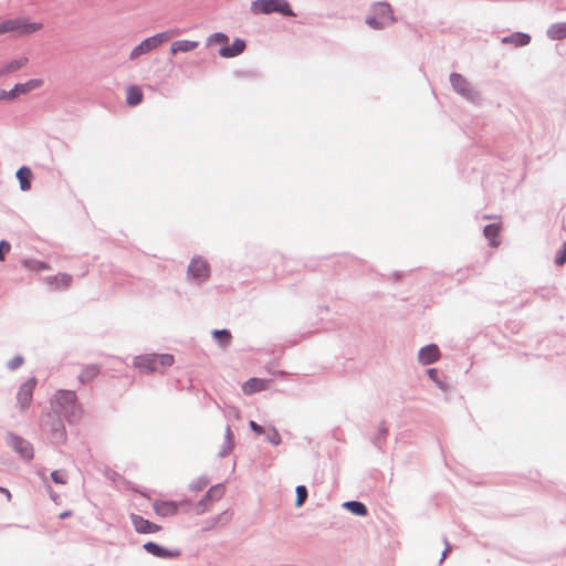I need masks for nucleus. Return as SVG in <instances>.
Masks as SVG:
<instances>
[{
	"instance_id": "nucleus-20",
	"label": "nucleus",
	"mask_w": 566,
	"mask_h": 566,
	"mask_svg": "<svg viewBox=\"0 0 566 566\" xmlns=\"http://www.w3.org/2000/svg\"><path fill=\"white\" fill-rule=\"evenodd\" d=\"M199 45L198 41H190V40H177L174 41L170 45V52L171 54H177L179 52H190L195 49H197Z\"/></svg>"
},
{
	"instance_id": "nucleus-28",
	"label": "nucleus",
	"mask_w": 566,
	"mask_h": 566,
	"mask_svg": "<svg viewBox=\"0 0 566 566\" xmlns=\"http://www.w3.org/2000/svg\"><path fill=\"white\" fill-rule=\"evenodd\" d=\"M548 36L553 40H562L566 38V22L553 24L548 31Z\"/></svg>"
},
{
	"instance_id": "nucleus-36",
	"label": "nucleus",
	"mask_w": 566,
	"mask_h": 566,
	"mask_svg": "<svg viewBox=\"0 0 566 566\" xmlns=\"http://www.w3.org/2000/svg\"><path fill=\"white\" fill-rule=\"evenodd\" d=\"M307 497V490L304 485H300L296 488V506L303 505Z\"/></svg>"
},
{
	"instance_id": "nucleus-27",
	"label": "nucleus",
	"mask_w": 566,
	"mask_h": 566,
	"mask_svg": "<svg viewBox=\"0 0 566 566\" xmlns=\"http://www.w3.org/2000/svg\"><path fill=\"white\" fill-rule=\"evenodd\" d=\"M98 373H99V367L97 365H88L78 375V380L82 384H87L91 380H93L98 375Z\"/></svg>"
},
{
	"instance_id": "nucleus-21",
	"label": "nucleus",
	"mask_w": 566,
	"mask_h": 566,
	"mask_svg": "<svg viewBox=\"0 0 566 566\" xmlns=\"http://www.w3.org/2000/svg\"><path fill=\"white\" fill-rule=\"evenodd\" d=\"M28 57L23 56V57H20V59H17V60H12L8 63H6L1 69H0V76H4L9 73H12V72H15L18 70H20L21 67H23L27 63H28Z\"/></svg>"
},
{
	"instance_id": "nucleus-15",
	"label": "nucleus",
	"mask_w": 566,
	"mask_h": 566,
	"mask_svg": "<svg viewBox=\"0 0 566 566\" xmlns=\"http://www.w3.org/2000/svg\"><path fill=\"white\" fill-rule=\"evenodd\" d=\"M153 509L157 515L168 517L177 514L178 504L172 501H156L153 504Z\"/></svg>"
},
{
	"instance_id": "nucleus-6",
	"label": "nucleus",
	"mask_w": 566,
	"mask_h": 566,
	"mask_svg": "<svg viewBox=\"0 0 566 566\" xmlns=\"http://www.w3.org/2000/svg\"><path fill=\"white\" fill-rule=\"evenodd\" d=\"M188 279L197 284H202L210 276L209 263L201 256L193 258L188 265Z\"/></svg>"
},
{
	"instance_id": "nucleus-4",
	"label": "nucleus",
	"mask_w": 566,
	"mask_h": 566,
	"mask_svg": "<svg viewBox=\"0 0 566 566\" xmlns=\"http://www.w3.org/2000/svg\"><path fill=\"white\" fill-rule=\"evenodd\" d=\"M174 34H175V32H172V31H166V32L157 33L153 36H149V38L143 40L139 44H137L130 51L129 60L136 61L142 55H145V54L156 50L164 42L168 41Z\"/></svg>"
},
{
	"instance_id": "nucleus-2",
	"label": "nucleus",
	"mask_w": 566,
	"mask_h": 566,
	"mask_svg": "<svg viewBox=\"0 0 566 566\" xmlns=\"http://www.w3.org/2000/svg\"><path fill=\"white\" fill-rule=\"evenodd\" d=\"M51 406L53 408L57 406L59 413H63L70 423L76 422L81 418L82 408L77 403V396L73 390H57L51 400Z\"/></svg>"
},
{
	"instance_id": "nucleus-34",
	"label": "nucleus",
	"mask_w": 566,
	"mask_h": 566,
	"mask_svg": "<svg viewBox=\"0 0 566 566\" xmlns=\"http://www.w3.org/2000/svg\"><path fill=\"white\" fill-rule=\"evenodd\" d=\"M209 484V479L206 475L199 476L192 483H190L189 489L193 492H199L203 490Z\"/></svg>"
},
{
	"instance_id": "nucleus-48",
	"label": "nucleus",
	"mask_w": 566,
	"mask_h": 566,
	"mask_svg": "<svg viewBox=\"0 0 566 566\" xmlns=\"http://www.w3.org/2000/svg\"><path fill=\"white\" fill-rule=\"evenodd\" d=\"M222 448H228V443H226V442H224V443H223V446H222Z\"/></svg>"
},
{
	"instance_id": "nucleus-5",
	"label": "nucleus",
	"mask_w": 566,
	"mask_h": 566,
	"mask_svg": "<svg viewBox=\"0 0 566 566\" xmlns=\"http://www.w3.org/2000/svg\"><path fill=\"white\" fill-rule=\"evenodd\" d=\"M373 15L366 19V23L374 29H382L394 22L392 10L387 3H377L373 8Z\"/></svg>"
},
{
	"instance_id": "nucleus-18",
	"label": "nucleus",
	"mask_w": 566,
	"mask_h": 566,
	"mask_svg": "<svg viewBox=\"0 0 566 566\" xmlns=\"http://www.w3.org/2000/svg\"><path fill=\"white\" fill-rule=\"evenodd\" d=\"M268 386H269V381L266 379L250 378L249 380H247L243 384L242 390L245 395H252V394H255V392L266 389Z\"/></svg>"
},
{
	"instance_id": "nucleus-30",
	"label": "nucleus",
	"mask_w": 566,
	"mask_h": 566,
	"mask_svg": "<svg viewBox=\"0 0 566 566\" xmlns=\"http://www.w3.org/2000/svg\"><path fill=\"white\" fill-rule=\"evenodd\" d=\"M531 41V38L528 34L525 33H514L507 38L503 39L504 43H513L517 46H523L528 44Z\"/></svg>"
},
{
	"instance_id": "nucleus-14",
	"label": "nucleus",
	"mask_w": 566,
	"mask_h": 566,
	"mask_svg": "<svg viewBox=\"0 0 566 566\" xmlns=\"http://www.w3.org/2000/svg\"><path fill=\"white\" fill-rule=\"evenodd\" d=\"M132 523L135 527V531L140 534H150L156 533L161 530V527L138 514L130 515Z\"/></svg>"
},
{
	"instance_id": "nucleus-24",
	"label": "nucleus",
	"mask_w": 566,
	"mask_h": 566,
	"mask_svg": "<svg viewBox=\"0 0 566 566\" xmlns=\"http://www.w3.org/2000/svg\"><path fill=\"white\" fill-rule=\"evenodd\" d=\"M212 336L222 348H227L232 340V335L228 329H214Z\"/></svg>"
},
{
	"instance_id": "nucleus-26",
	"label": "nucleus",
	"mask_w": 566,
	"mask_h": 566,
	"mask_svg": "<svg viewBox=\"0 0 566 566\" xmlns=\"http://www.w3.org/2000/svg\"><path fill=\"white\" fill-rule=\"evenodd\" d=\"M45 281L50 285L56 284L57 287L61 285L62 287L66 289L72 282V275L62 273L54 276H48Z\"/></svg>"
},
{
	"instance_id": "nucleus-23",
	"label": "nucleus",
	"mask_w": 566,
	"mask_h": 566,
	"mask_svg": "<svg viewBox=\"0 0 566 566\" xmlns=\"http://www.w3.org/2000/svg\"><path fill=\"white\" fill-rule=\"evenodd\" d=\"M143 101V92L142 90L136 85H130L127 88L126 94V103L129 106H136Z\"/></svg>"
},
{
	"instance_id": "nucleus-29",
	"label": "nucleus",
	"mask_w": 566,
	"mask_h": 566,
	"mask_svg": "<svg viewBox=\"0 0 566 566\" xmlns=\"http://www.w3.org/2000/svg\"><path fill=\"white\" fill-rule=\"evenodd\" d=\"M501 227L497 223L488 224L484 228V235L486 239L490 240L491 244L493 247H497L499 242L496 241L499 234H500Z\"/></svg>"
},
{
	"instance_id": "nucleus-44",
	"label": "nucleus",
	"mask_w": 566,
	"mask_h": 566,
	"mask_svg": "<svg viewBox=\"0 0 566 566\" xmlns=\"http://www.w3.org/2000/svg\"><path fill=\"white\" fill-rule=\"evenodd\" d=\"M284 12H285V15H293V12L291 11V9L286 2H285Z\"/></svg>"
},
{
	"instance_id": "nucleus-9",
	"label": "nucleus",
	"mask_w": 566,
	"mask_h": 566,
	"mask_svg": "<svg viewBox=\"0 0 566 566\" xmlns=\"http://www.w3.org/2000/svg\"><path fill=\"white\" fill-rule=\"evenodd\" d=\"M252 14L283 13V0H254L251 2Z\"/></svg>"
},
{
	"instance_id": "nucleus-16",
	"label": "nucleus",
	"mask_w": 566,
	"mask_h": 566,
	"mask_svg": "<svg viewBox=\"0 0 566 566\" xmlns=\"http://www.w3.org/2000/svg\"><path fill=\"white\" fill-rule=\"evenodd\" d=\"M418 357L421 364L429 365L440 358V350L437 345H428L420 349Z\"/></svg>"
},
{
	"instance_id": "nucleus-1",
	"label": "nucleus",
	"mask_w": 566,
	"mask_h": 566,
	"mask_svg": "<svg viewBox=\"0 0 566 566\" xmlns=\"http://www.w3.org/2000/svg\"><path fill=\"white\" fill-rule=\"evenodd\" d=\"M40 427L43 436L51 443L60 446L66 441V429L56 409L41 416Z\"/></svg>"
},
{
	"instance_id": "nucleus-46",
	"label": "nucleus",
	"mask_w": 566,
	"mask_h": 566,
	"mask_svg": "<svg viewBox=\"0 0 566 566\" xmlns=\"http://www.w3.org/2000/svg\"><path fill=\"white\" fill-rule=\"evenodd\" d=\"M70 515H71V512H70V511H65V512H63V513L60 515V518H62V520H63V518L69 517Z\"/></svg>"
},
{
	"instance_id": "nucleus-31",
	"label": "nucleus",
	"mask_w": 566,
	"mask_h": 566,
	"mask_svg": "<svg viewBox=\"0 0 566 566\" xmlns=\"http://www.w3.org/2000/svg\"><path fill=\"white\" fill-rule=\"evenodd\" d=\"M345 507H347L352 513L355 515L364 516L367 514V509L365 504L357 502V501H350L346 502L344 504Z\"/></svg>"
},
{
	"instance_id": "nucleus-25",
	"label": "nucleus",
	"mask_w": 566,
	"mask_h": 566,
	"mask_svg": "<svg viewBox=\"0 0 566 566\" xmlns=\"http://www.w3.org/2000/svg\"><path fill=\"white\" fill-rule=\"evenodd\" d=\"M451 83L453 85V87L461 94L463 95H468L470 93V87H469V84L467 82V80L460 75V74H452L451 75Z\"/></svg>"
},
{
	"instance_id": "nucleus-37",
	"label": "nucleus",
	"mask_w": 566,
	"mask_h": 566,
	"mask_svg": "<svg viewBox=\"0 0 566 566\" xmlns=\"http://www.w3.org/2000/svg\"><path fill=\"white\" fill-rule=\"evenodd\" d=\"M51 479L54 483H57V484H65L66 483V478H65V473L63 471H60V470H55L51 473Z\"/></svg>"
},
{
	"instance_id": "nucleus-45",
	"label": "nucleus",
	"mask_w": 566,
	"mask_h": 566,
	"mask_svg": "<svg viewBox=\"0 0 566 566\" xmlns=\"http://www.w3.org/2000/svg\"><path fill=\"white\" fill-rule=\"evenodd\" d=\"M0 492H2L3 494H6L8 499H10V497H11V493L9 492V490H8V489L1 488V491H0Z\"/></svg>"
},
{
	"instance_id": "nucleus-13",
	"label": "nucleus",
	"mask_w": 566,
	"mask_h": 566,
	"mask_svg": "<svg viewBox=\"0 0 566 566\" xmlns=\"http://www.w3.org/2000/svg\"><path fill=\"white\" fill-rule=\"evenodd\" d=\"M144 549L158 558L169 559L177 558L181 555V552L179 549H168L154 542H147L146 544H144Z\"/></svg>"
},
{
	"instance_id": "nucleus-7",
	"label": "nucleus",
	"mask_w": 566,
	"mask_h": 566,
	"mask_svg": "<svg viewBox=\"0 0 566 566\" xmlns=\"http://www.w3.org/2000/svg\"><path fill=\"white\" fill-rule=\"evenodd\" d=\"M226 492V488L223 484L219 483L212 485L205 496L197 503L196 513L201 515L210 510L211 503L219 501Z\"/></svg>"
},
{
	"instance_id": "nucleus-40",
	"label": "nucleus",
	"mask_w": 566,
	"mask_h": 566,
	"mask_svg": "<svg viewBox=\"0 0 566 566\" xmlns=\"http://www.w3.org/2000/svg\"><path fill=\"white\" fill-rule=\"evenodd\" d=\"M30 264H31V269L38 270V271H44V270L50 269L49 264L43 261H31Z\"/></svg>"
},
{
	"instance_id": "nucleus-22",
	"label": "nucleus",
	"mask_w": 566,
	"mask_h": 566,
	"mask_svg": "<svg viewBox=\"0 0 566 566\" xmlns=\"http://www.w3.org/2000/svg\"><path fill=\"white\" fill-rule=\"evenodd\" d=\"M17 178L19 179L21 190L27 191L31 188L32 171L29 167H21L17 171Z\"/></svg>"
},
{
	"instance_id": "nucleus-33",
	"label": "nucleus",
	"mask_w": 566,
	"mask_h": 566,
	"mask_svg": "<svg viewBox=\"0 0 566 566\" xmlns=\"http://www.w3.org/2000/svg\"><path fill=\"white\" fill-rule=\"evenodd\" d=\"M224 441H226V443H228V448L221 449V451L219 452V457H221V458H224L226 455H228L233 448L232 433H231L230 426H227V428H226Z\"/></svg>"
},
{
	"instance_id": "nucleus-32",
	"label": "nucleus",
	"mask_w": 566,
	"mask_h": 566,
	"mask_svg": "<svg viewBox=\"0 0 566 566\" xmlns=\"http://www.w3.org/2000/svg\"><path fill=\"white\" fill-rule=\"evenodd\" d=\"M263 434H265V438L269 442H271L274 446L280 444L281 442V436L279 431L273 427H268L264 429Z\"/></svg>"
},
{
	"instance_id": "nucleus-11",
	"label": "nucleus",
	"mask_w": 566,
	"mask_h": 566,
	"mask_svg": "<svg viewBox=\"0 0 566 566\" xmlns=\"http://www.w3.org/2000/svg\"><path fill=\"white\" fill-rule=\"evenodd\" d=\"M7 441L8 444L21 455V458H23L24 460L33 459V447L28 440L17 434L10 433L8 434Z\"/></svg>"
},
{
	"instance_id": "nucleus-38",
	"label": "nucleus",
	"mask_w": 566,
	"mask_h": 566,
	"mask_svg": "<svg viewBox=\"0 0 566 566\" xmlns=\"http://www.w3.org/2000/svg\"><path fill=\"white\" fill-rule=\"evenodd\" d=\"M23 361H24L23 357L21 355H17L11 360L8 361L7 367L10 370H15L23 364Z\"/></svg>"
},
{
	"instance_id": "nucleus-19",
	"label": "nucleus",
	"mask_w": 566,
	"mask_h": 566,
	"mask_svg": "<svg viewBox=\"0 0 566 566\" xmlns=\"http://www.w3.org/2000/svg\"><path fill=\"white\" fill-rule=\"evenodd\" d=\"M232 518V513L230 511H224L216 516H212L205 521L203 531H210L218 525H226Z\"/></svg>"
},
{
	"instance_id": "nucleus-3",
	"label": "nucleus",
	"mask_w": 566,
	"mask_h": 566,
	"mask_svg": "<svg viewBox=\"0 0 566 566\" xmlns=\"http://www.w3.org/2000/svg\"><path fill=\"white\" fill-rule=\"evenodd\" d=\"M172 364L174 356L170 354H145L134 359V366L144 373L158 371L161 367H169Z\"/></svg>"
},
{
	"instance_id": "nucleus-39",
	"label": "nucleus",
	"mask_w": 566,
	"mask_h": 566,
	"mask_svg": "<svg viewBox=\"0 0 566 566\" xmlns=\"http://www.w3.org/2000/svg\"><path fill=\"white\" fill-rule=\"evenodd\" d=\"M11 250V244L6 241V240H2L0 242V261H3L4 258H6V254Z\"/></svg>"
},
{
	"instance_id": "nucleus-35",
	"label": "nucleus",
	"mask_w": 566,
	"mask_h": 566,
	"mask_svg": "<svg viewBox=\"0 0 566 566\" xmlns=\"http://www.w3.org/2000/svg\"><path fill=\"white\" fill-rule=\"evenodd\" d=\"M229 41V38L226 33L222 32H216L209 35L207 40V45H212L214 43H227Z\"/></svg>"
},
{
	"instance_id": "nucleus-8",
	"label": "nucleus",
	"mask_w": 566,
	"mask_h": 566,
	"mask_svg": "<svg viewBox=\"0 0 566 566\" xmlns=\"http://www.w3.org/2000/svg\"><path fill=\"white\" fill-rule=\"evenodd\" d=\"M42 80L33 78L29 80L25 83H18L11 88L10 91H0V101L1 99H9L12 101L17 98L19 95L27 94L31 92L32 90H35L42 85Z\"/></svg>"
},
{
	"instance_id": "nucleus-42",
	"label": "nucleus",
	"mask_w": 566,
	"mask_h": 566,
	"mask_svg": "<svg viewBox=\"0 0 566 566\" xmlns=\"http://www.w3.org/2000/svg\"><path fill=\"white\" fill-rule=\"evenodd\" d=\"M566 262V244L563 247V249L558 252L555 263L557 265H563Z\"/></svg>"
},
{
	"instance_id": "nucleus-12",
	"label": "nucleus",
	"mask_w": 566,
	"mask_h": 566,
	"mask_svg": "<svg viewBox=\"0 0 566 566\" xmlns=\"http://www.w3.org/2000/svg\"><path fill=\"white\" fill-rule=\"evenodd\" d=\"M11 22L12 32L17 33L18 35H29L39 31L42 28L41 23L30 22L25 18L11 19Z\"/></svg>"
},
{
	"instance_id": "nucleus-47",
	"label": "nucleus",
	"mask_w": 566,
	"mask_h": 566,
	"mask_svg": "<svg viewBox=\"0 0 566 566\" xmlns=\"http://www.w3.org/2000/svg\"><path fill=\"white\" fill-rule=\"evenodd\" d=\"M428 374H429V376H430L431 378H433V377H434V374H436V369H429V370H428Z\"/></svg>"
},
{
	"instance_id": "nucleus-17",
	"label": "nucleus",
	"mask_w": 566,
	"mask_h": 566,
	"mask_svg": "<svg viewBox=\"0 0 566 566\" xmlns=\"http://www.w3.org/2000/svg\"><path fill=\"white\" fill-rule=\"evenodd\" d=\"M245 49V41L242 39H235L229 46H222L219 50V54L222 57H234L240 55Z\"/></svg>"
},
{
	"instance_id": "nucleus-43",
	"label": "nucleus",
	"mask_w": 566,
	"mask_h": 566,
	"mask_svg": "<svg viewBox=\"0 0 566 566\" xmlns=\"http://www.w3.org/2000/svg\"><path fill=\"white\" fill-rule=\"evenodd\" d=\"M251 430L255 432L256 434H262L264 429L262 426L258 424L255 421L251 420L249 423Z\"/></svg>"
},
{
	"instance_id": "nucleus-41",
	"label": "nucleus",
	"mask_w": 566,
	"mask_h": 566,
	"mask_svg": "<svg viewBox=\"0 0 566 566\" xmlns=\"http://www.w3.org/2000/svg\"><path fill=\"white\" fill-rule=\"evenodd\" d=\"M12 32L11 19L0 22V34Z\"/></svg>"
},
{
	"instance_id": "nucleus-10",
	"label": "nucleus",
	"mask_w": 566,
	"mask_h": 566,
	"mask_svg": "<svg viewBox=\"0 0 566 566\" xmlns=\"http://www.w3.org/2000/svg\"><path fill=\"white\" fill-rule=\"evenodd\" d=\"M36 384V378L31 377L20 386L17 394V403L21 411H24L30 407Z\"/></svg>"
}]
</instances>
